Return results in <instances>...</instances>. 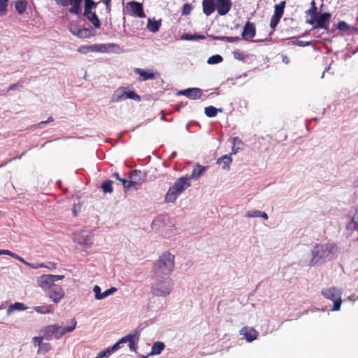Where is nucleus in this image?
Here are the masks:
<instances>
[{
  "label": "nucleus",
  "instance_id": "f257e3e1",
  "mask_svg": "<svg viewBox=\"0 0 358 358\" xmlns=\"http://www.w3.org/2000/svg\"><path fill=\"white\" fill-rule=\"evenodd\" d=\"M174 268V255L169 252L163 253L157 261L155 267V274L163 278L164 275H169Z\"/></svg>",
  "mask_w": 358,
  "mask_h": 358
},
{
  "label": "nucleus",
  "instance_id": "f03ea898",
  "mask_svg": "<svg viewBox=\"0 0 358 358\" xmlns=\"http://www.w3.org/2000/svg\"><path fill=\"white\" fill-rule=\"evenodd\" d=\"M190 185L189 176H185L178 178L169 189L165 196V201L167 203L174 202L178 196Z\"/></svg>",
  "mask_w": 358,
  "mask_h": 358
},
{
  "label": "nucleus",
  "instance_id": "7ed1b4c3",
  "mask_svg": "<svg viewBox=\"0 0 358 358\" xmlns=\"http://www.w3.org/2000/svg\"><path fill=\"white\" fill-rule=\"evenodd\" d=\"M76 324L77 322L73 319L71 320V325L64 328L57 324L47 326L43 331V337L48 340L54 336L56 338H59L65 334L73 331L76 329Z\"/></svg>",
  "mask_w": 358,
  "mask_h": 358
},
{
  "label": "nucleus",
  "instance_id": "20e7f679",
  "mask_svg": "<svg viewBox=\"0 0 358 358\" xmlns=\"http://www.w3.org/2000/svg\"><path fill=\"white\" fill-rule=\"evenodd\" d=\"M322 294L327 299L331 300L334 302V307L332 310H339L342 303L341 292L336 287H329L324 289L322 291Z\"/></svg>",
  "mask_w": 358,
  "mask_h": 358
},
{
  "label": "nucleus",
  "instance_id": "39448f33",
  "mask_svg": "<svg viewBox=\"0 0 358 358\" xmlns=\"http://www.w3.org/2000/svg\"><path fill=\"white\" fill-rule=\"evenodd\" d=\"M127 99H131L137 101H141V96L138 94L134 91H127L124 87L118 88L115 91L112 101L114 102H119Z\"/></svg>",
  "mask_w": 358,
  "mask_h": 358
},
{
  "label": "nucleus",
  "instance_id": "423d86ee",
  "mask_svg": "<svg viewBox=\"0 0 358 358\" xmlns=\"http://www.w3.org/2000/svg\"><path fill=\"white\" fill-rule=\"evenodd\" d=\"M331 15L329 13H320L317 17H311L307 22L310 24H316L314 26L315 29H327L329 27V22L331 19Z\"/></svg>",
  "mask_w": 358,
  "mask_h": 358
},
{
  "label": "nucleus",
  "instance_id": "0eeeda50",
  "mask_svg": "<svg viewBox=\"0 0 358 358\" xmlns=\"http://www.w3.org/2000/svg\"><path fill=\"white\" fill-rule=\"evenodd\" d=\"M332 245L328 244H317L312 251L313 260L316 262L320 259L327 258L331 253Z\"/></svg>",
  "mask_w": 358,
  "mask_h": 358
},
{
  "label": "nucleus",
  "instance_id": "6e6552de",
  "mask_svg": "<svg viewBox=\"0 0 358 358\" xmlns=\"http://www.w3.org/2000/svg\"><path fill=\"white\" fill-rule=\"evenodd\" d=\"M172 289V284L170 282L164 283L158 282L152 287V293L157 296H165L171 292Z\"/></svg>",
  "mask_w": 358,
  "mask_h": 358
},
{
  "label": "nucleus",
  "instance_id": "1a4fd4ad",
  "mask_svg": "<svg viewBox=\"0 0 358 358\" xmlns=\"http://www.w3.org/2000/svg\"><path fill=\"white\" fill-rule=\"evenodd\" d=\"M45 293L55 303H58L65 295L64 289L60 285L56 284L52 286L51 289H49Z\"/></svg>",
  "mask_w": 358,
  "mask_h": 358
},
{
  "label": "nucleus",
  "instance_id": "9d476101",
  "mask_svg": "<svg viewBox=\"0 0 358 358\" xmlns=\"http://www.w3.org/2000/svg\"><path fill=\"white\" fill-rule=\"evenodd\" d=\"M58 5L64 7L71 6L69 11L75 15H79L81 12L82 0H55Z\"/></svg>",
  "mask_w": 358,
  "mask_h": 358
},
{
  "label": "nucleus",
  "instance_id": "9b49d317",
  "mask_svg": "<svg viewBox=\"0 0 358 358\" xmlns=\"http://www.w3.org/2000/svg\"><path fill=\"white\" fill-rule=\"evenodd\" d=\"M69 29L73 35L80 38H89L94 36L93 31L87 28H79L76 25H70Z\"/></svg>",
  "mask_w": 358,
  "mask_h": 358
},
{
  "label": "nucleus",
  "instance_id": "f8f14e48",
  "mask_svg": "<svg viewBox=\"0 0 358 358\" xmlns=\"http://www.w3.org/2000/svg\"><path fill=\"white\" fill-rule=\"evenodd\" d=\"M138 338V336L137 334H129L123 338H122L117 343H116L113 346L110 347L111 349L110 352H114L120 348V345L121 343H129V347L131 350H135V342L136 340Z\"/></svg>",
  "mask_w": 358,
  "mask_h": 358
},
{
  "label": "nucleus",
  "instance_id": "ddd939ff",
  "mask_svg": "<svg viewBox=\"0 0 358 358\" xmlns=\"http://www.w3.org/2000/svg\"><path fill=\"white\" fill-rule=\"evenodd\" d=\"M127 8L131 15L141 18L145 17V14L143 8V5L139 2L135 1H129L127 3Z\"/></svg>",
  "mask_w": 358,
  "mask_h": 358
},
{
  "label": "nucleus",
  "instance_id": "4468645a",
  "mask_svg": "<svg viewBox=\"0 0 358 358\" xmlns=\"http://www.w3.org/2000/svg\"><path fill=\"white\" fill-rule=\"evenodd\" d=\"M132 175L138 178V181L129 179L128 189L131 187H133L134 189H138L145 180L146 173L140 170H134L132 171Z\"/></svg>",
  "mask_w": 358,
  "mask_h": 358
},
{
  "label": "nucleus",
  "instance_id": "2eb2a0df",
  "mask_svg": "<svg viewBox=\"0 0 358 358\" xmlns=\"http://www.w3.org/2000/svg\"><path fill=\"white\" fill-rule=\"evenodd\" d=\"M38 285L45 292L52 286H54L55 282L51 274H44L37 278Z\"/></svg>",
  "mask_w": 358,
  "mask_h": 358
},
{
  "label": "nucleus",
  "instance_id": "dca6fc26",
  "mask_svg": "<svg viewBox=\"0 0 358 358\" xmlns=\"http://www.w3.org/2000/svg\"><path fill=\"white\" fill-rule=\"evenodd\" d=\"M231 0H215V9L220 15H227L231 8Z\"/></svg>",
  "mask_w": 358,
  "mask_h": 358
},
{
  "label": "nucleus",
  "instance_id": "f3484780",
  "mask_svg": "<svg viewBox=\"0 0 358 358\" xmlns=\"http://www.w3.org/2000/svg\"><path fill=\"white\" fill-rule=\"evenodd\" d=\"M256 34V27L253 22H247L243 27L241 36L245 41H249L255 37Z\"/></svg>",
  "mask_w": 358,
  "mask_h": 358
},
{
  "label": "nucleus",
  "instance_id": "a211bd4d",
  "mask_svg": "<svg viewBox=\"0 0 358 358\" xmlns=\"http://www.w3.org/2000/svg\"><path fill=\"white\" fill-rule=\"evenodd\" d=\"M178 94L184 95L191 99H199L203 95V92L199 88H188L178 92Z\"/></svg>",
  "mask_w": 358,
  "mask_h": 358
},
{
  "label": "nucleus",
  "instance_id": "6ab92c4d",
  "mask_svg": "<svg viewBox=\"0 0 358 358\" xmlns=\"http://www.w3.org/2000/svg\"><path fill=\"white\" fill-rule=\"evenodd\" d=\"M240 334L243 335L248 342H252L257 339L259 334L255 328L243 327L240 330Z\"/></svg>",
  "mask_w": 358,
  "mask_h": 358
},
{
  "label": "nucleus",
  "instance_id": "aec40b11",
  "mask_svg": "<svg viewBox=\"0 0 358 358\" xmlns=\"http://www.w3.org/2000/svg\"><path fill=\"white\" fill-rule=\"evenodd\" d=\"M134 71L140 76V81H145L147 80H154L157 78L158 73H153L151 71H145L142 69L136 68Z\"/></svg>",
  "mask_w": 358,
  "mask_h": 358
},
{
  "label": "nucleus",
  "instance_id": "412c9836",
  "mask_svg": "<svg viewBox=\"0 0 358 358\" xmlns=\"http://www.w3.org/2000/svg\"><path fill=\"white\" fill-rule=\"evenodd\" d=\"M93 291L94 292L95 299L97 300H101L115 292L117 289L115 287H111L106 290L104 293H101V288L98 285H95L93 288Z\"/></svg>",
  "mask_w": 358,
  "mask_h": 358
},
{
  "label": "nucleus",
  "instance_id": "4be33fe9",
  "mask_svg": "<svg viewBox=\"0 0 358 358\" xmlns=\"http://www.w3.org/2000/svg\"><path fill=\"white\" fill-rule=\"evenodd\" d=\"M202 8L206 16L210 15L215 10V0H203Z\"/></svg>",
  "mask_w": 358,
  "mask_h": 358
},
{
  "label": "nucleus",
  "instance_id": "5701e85b",
  "mask_svg": "<svg viewBox=\"0 0 358 358\" xmlns=\"http://www.w3.org/2000/svg\"><path fill=\"white\" fill-rule=\"evenodd\" d=\"M232 161L231 155H224L218 158L216 163L221 165L223 170L229 171Z\"/></svg>",
  "mask_w": 358,
  "mask_h": 358
},
{
  "label": "nucleus",
  "instance_id": "b1692460",
  "mask_svg": "<svg viewBox=\"0 0 358 358\" xmlns=\"http://www.w3.org/2000/svg\"><path fill=\"white\" fill-rule=\"evenodd\" d=\"M83 15L86 17V18L89 20L90 22L92 24L94 28L99 29L101 27V22L95 12L91 10L86 13H83Z\"/></svg>",
  "mask_w": 358,
  "mask_h": 358
},
{
  "label": "nucleus",
  "instance_id": "393cba45",
  "mask_svg": "<svg viewBox=\"0 0 358 358\" xmlns=\"http://www.w3.org/2000/svg\"><path fill=\"white\" fill-rule=\"evenodd\" d=\"M208 166H203L199 164H196L193 169L191 176L189 177L190 179H198L203 173L208 169Z\"/></svg>",
  "mask_w": 358,
  "mask_h": 358
},
{
  "label": "nucleus",
  "instance_id": "a878e982",
  "mask_svg": "<svg viewBox=\"0 0 358 358\" xmlns=\"http://www.w3.org/2000/svg\"><path fill=\"white\" fill-rule=\"evenodd\" d=\"M119 48L118 45L115 43H108V44H94V52H109L110 51V48Z\"/></svg>",
  "mask_w": 358,
  "mask_h": 358
},
{
  "label": "nucleus",
  "instance_id": "bb28decb",
  "mask_svg": "<svg viewBox=\"0 0 358 358\" xmlns=\"http://www.w3.org/2000/svg\"><path fill=\"white\" fill-rule=\"evenodd\" d=\"M161 24V20H152L151 19H148L147 28L150 31L156 33L159 31Z\"/></svg>",
  "mask_w": 358,
  "mask_h": 358
},
{
  "label": "nucleus",
  "instance_id": "cd10ccee",
  "mask_svg": "<svg viewBox=\"0 0 358 358\" xmlns=\"http://www.w3.org/2000/svg\"><path fill=\"white\" fill-rule=\"evenodd\" d=\"M27 309V307L24 303L20 302H15L13 304H11L8 306L7 309V315L11 314L15 310H24Z\"/></svg>",
  "mask_w": 358,
  "mask_h": 358
},
{
  "label": "nucleus",
  "instance_id": "c85d7f7f",
  "mask_svg": "<svg viewBox=\"0 0 358 358\" xmlns=\"http://www.w3.org/2000/svg\"><path fill=\"white\" fill-rule=\"evenodd\" d=\"M205 115L208 117H215L217 114V112H222V108H217L214 106H210L205 108L204 110Z\"/></svg>",
  "mask_w": 358,
  "mask_h": 358
},
{
  "label": "nucleus",
  "instance_id": "c756f323",
  "mask_svg": "<svg viewBox=\"0 0 358 358\" xmlns=\"http://www.w3.org/2000/svg\"><path fill=\"white\" fill-rule=\"evenodd\" d=\"M27 7V2L26 0H18L15 3V8L17 12L22 14L26 11Z\"/></svg>",
  "mask_w": 358,
  "mask_h": 358
},
{
  "label": "nucleus",
  "instance_id": "7c9ffc66",
  "mask_svg": "<svg viewBox=\"0 0 358 358\" xmlns=\"http://www.w3.org/2000/svg\"><path fill=\"white\" fill-rule=\"evenodd\" d=\"M35 266L36 267L34 269L46 268L50 271H52L57 268V264L55 262H48L47 263L35 264Z\"/></svg>",
  "mask_w": 358,
  "mask_h": 358
},
{
  "label": "nucleus",
  "instance_id": "2f4dec72",
  "mask_svg": "<svg viewBox=\"0 0 358 358\" xmlns=\"http://www.w3.org/2000/svg\"><path fill=\"white\" fill-rule=\"evenodd\" d=\"M164 348V344L162 342H155L152 347L150 355H159Z\"/></svg>",
  "mask_w": 358,
  "mask_h": 358
},
{
  "label": "nucleus",
  "instance_id": "473e14b6",
  "mask_svg": "<svg viewBox=\"0 0 358 358\" xmlns=\"http://www.w3.org/2000/svg\"><path fill=\"white\" fill-rule=\"evenodd\" d=\"M285 1H282L280 3L275 4L274 6L273 14L282 17L284 14V9L285 8Z\"/></svg>",
  "mask_w": 358,
  "mask_h": 358
},
{
  "label": "nucleus",
  "instance_id": "72a5a7b5",
  "mask_svg": "<svg viewBox=\"0 0 358 358\" xmlns=\"http://www.w3.org/2000/svg\"><path fill=\"white\" fill-rule=\"evenodd\" d=\"M215 40H219L222 41H225L227 43H236L241 40L238 36L236 37H230V36H213Z\"/></svg>",
  "mask_w": 358,
  "mask_h": 358
},
{
  "label": "nucleus",
  "instance_id": "f704fd0d",
  "mask_svg": "<svg viewBox=\"0 0 358 358\" xmlns=\"http://www.w3.org/2000/svg\"><path fill=\"white\" fill-rule=\"evenodd\" d=\"M180 38L182 40H187V41H193V40H199V39H204L205 36L203 35H192L189 34H184L180 36Z\"/></svg>",
  "mask_w": 358,
  "mask_h": 358
},
{
  "label": "nucleus",
  "instance_id": "c9c22d12",
  "mask_svg": "<svg viewBox=\"0 0 358 358\" xmlns=\"http://www.w3.org/2000/svg\"><path fill=\"white\" fill-rule=\"evenodd\" d=\"M10 257H12L13 258L20 261V262L23 263L26 266H29V268H31L34 269L36 267V266H35V264L30 263V262H28L25 261L22 257H20L17 254L13 253L12 252H11Z\"/></svg>",
  "mask_w": 358,
  "mask_h": 358
},
{
  "label": "nucleus",
  "instance_id": "e433bc0d",
  "mask_svg": "<svg viewBox=\"0 0 358 358\" xmlns=\"http://www.w3.org/2000/svg\"><path fill=\"white\" fill-rule=\"evenodd\" d=\"M222 61H223V58L221 55H214L208 59L207 62L208 64H219V63L222 62Z\"/></svg>",
  "mask_w": 358,
  "mask_h": 358
},
{
  "label": "nucleus",
  "instance_id": "4c0bfd02",
  "mask_svg": "<svg viewBox=\"0 0 358 358\" xmlns=\"http://www.w3.org/2000/svg\"><path fill=\"white\" fill-rule=\"evenodd\" d=\"M113 181L108 180L104 182L101 185V188L105 193H112L113 192V187H112Z\"/></svg>",
  "mask_w": 358,
  "mask_h": 358
},
{
  "label": "nucleus",
  "instance_id": "58836bf2",
  "mask_svg": "<svg viewBox=\"0 0 358 358\" xmlns=\"http://www.w3.org/2000/svg\"><path fill=\"white\" fill-rule=\"evenodd\" d=\"M96 4L93 0H85L84 13L92 10Z\"/></svg>",
  "mask_w": 358,
  "mask_h": 358
},
{
  "label": "nucleus",
  "instance_id": "ea45409f",
  "mask_svg": "<svg viewBox=\"0 0 358 358\" xmlns=\"http://www.w3.org/2000/svg\"><path fill=\"white\" fill-rule=\"evenodd\" d=\"M8 0H0V15L3 16L7 13Z\"/></svg>",
  "mask_w": 358,
  "mask_h": 358
},
{
  "label": "nucleus",
  "instance_id": "a19ab883",
  "mask_svg": "<svg viewBox=\"0 0 358 358\" xmlns=\"http://www.w3.org/2000/svg\"><path fill=\"white\" fill-rule=\"evenodd\" d=\"M281 18L282 17L280 15H277L275 14L272 15L270 21V27L273 30L275 29Z\"/></svg>",
  "mask_w": 358,
  "mask_h": 358
},
{
  "label": "nucleus",
  "instance_id": "79ce46f5",
  "mask_svg": "<svg viewBox=\"0 0 358 358\" xmlns=\"http://www.w3.org/2000/svg\"><path fill=\"white\" fill-rule=\"evenodd\" d=\"M34 310L38 313L46 314L52 312V307L51 306H36Z\"/></svg>",
  "mask_w": 358,
  "mask_h": 358
},
{
  "label": "nucleus",
  "instance_id": "37998d69",
  "mask_svg": "<svg viewBox=\"0 0 358 358\" xmlns=\"http://www.w3.org/2000/svg\"><path fill=\"white\" fill-rule=\"evenodd\" d=\"M337 29L342 31H348L351 29V27L345 21H340L337 24Z\"/></svg>",
  "mask_w": 358,
  "mask_h": 358
},
{
  "label": "nucleus",
  "instance_id": "c03bdc74",
  "mask_svg": "<svg viewBox=\"0 0 358 358\" xmlns=\"http://www.w3.org/2000/svg\"><path fill=\"white\" fill-rule=\"evenodd\" d=\"M94 45H83L80 46L78 51L83 54H86L88 52H94Z\"/></svg>",
  "mask_w": 358,
  "mask_h": 358
},
{
  "label": "nucleus",
  "instance_id": "a18cd8bd",
  "mask_svg": "<svg viewBox=\"0 0 358 358\" xmlns=\"http://www.w3.org/2000/svg\"><path fill=\"white\" fill-rule=\"evenodd\" d=\"M192 10V6L189 3H185L182 8V14L183 15H189Z\"/></svg>",
  "mask_w": 358,
  "mask_h": 358
},
{
  "label": "nucleus",
  "instance_id": "49530a36",
  "mask_svg": "<svg viewBox=\"0 0 358 358\" xmlns=\"http://www.w3.org/2000/svg\"><path fill=\"white\" fill-rule=\"evenodd\" d=\"M51 349V346L50 343H43L41 344V347L38 348V352H43L45 353L48 352Z\"/></svg>",
  "mask_w": 358,
  "mask_h": 358
},
{
  "label": "nucleus",
  "instance_id": "de8ad7c7",
  "mask_svg": "<svg viewBox=\"0 0 358 358\" xmlns=\"http://www.w3.org/2000/svg\"><path fill=\"white\" fill-rule=\"evenodd\" d=\"M233 54H234V58L236 59H238V60H240V61H244L245 59V55L243 52H240L238 50L234 51L233 52Z\"/></svg>",
  "mask_w": 358,
  "mask_h": 358
},
{
  "label": "nucleus",
  "instance_id": "09e8293b",
  "mask_svg": "<svg viewBox=\"0 0 358 358\" xmlns=\"http://www.w3.org/2000/svg\"><path fill=\"white\" fill-rule=\"evenodd\" d=\"M307 14L311 15V17H317L320 13H317V8L316 6H314V8H310L308 11Z\"/></svg>",
  "mask_w": 358,
  "mask_h": 358
},
{
  "label": "nucleus",
  "instance_id": "8fccbe9b",
  "mask_svg": "<svg viewBox=\"0 0 358 358\" xmlns=\"http://www.w3.org/2000/svg\"><path fill=\"white\" fill-rule=\"evenodd\" d=\"M110 350L111 349L108 348L106 350L100 352L98 355L100 357V358L107 357L110 355L111 353H113V352H110Z\"/></svg>",
  "mask_w": 358,
  "mask_h": 358
},
{
  "label": "nucleus",
  "instance_id": "3c124183",
  "mask_svg": "<svg viewBox=\"0 0 358 358\" xmlns=\"http://www.w3.org/2000/svg\"><path fill=\"white\" fill-rule=\"evenodd\" d=\"M43 338H44L43 336L34 337L33 338V343L34 344V345L38 346L40 348L42 344Z\"/></svg>",
  "mask_w": 358,
  "mask_h": 358
},
{
  "label": "nucleus",
  "instance_id": "603ef678",
  "mask_svg": "<svg viewBox=\"0 0 358 358\" xmlns=\"http://www.w3.org/2000/svg\"><path fill=\"white\" fill-rule=\"evenodd\" d=\"M53 121H54L53 118L52 117H50L48 118V120L46 121H42V122L38 123L36 125V128L42 129L43 127V125L46 124L47 123L52 122Z\"/></svg>",
  "mask_w": 358,
  "mask_h": 358
},
{
  "label": "nucleus",
  "instance_id": "864d4df0",
  "mask_svg": "<svg viewBox=\"0 0 358 358\" xmlns=\"http://www.w3.org/2000/svg\"><path fill=\"white\" fill-rule=\"evenodd\" d=\"M259 214H260L259 210H250L246 213V217H259Z\"/></svg>",
  "mask_w": 358,
  "mask_h": 358
},
{
  "label": "nucleus",
  "instance_id": "5fc2aeb1",
  "mask_svg": "<svg viewBox=\"0 0 358 358\" xmlns=\"http://www.w3.org/2000/svg\"><path fill=\"white\" fill-rule=\"evenodd\" d=\"M295 44L299 46L305 47V46L310 45L311 44V42L310 41L305 42V41H297L295 43Z\"/></svg>",
  "mask_w": 358,
  "mask_h": 358
},
{
  "label": "nucleus",
  "instance_id": "6e6d98bb",
  "mask_svg": "<svg viewBox=\"0 0 358 358\" xmlns=\"http://www.w3.org/2000/svg\"><path fill=\"white\" fill-rule=\"evenodd\" d=\"M119 181H120L122 182L125 190L128 189L129 180L121 178L120 180H119Z\"/></svg>",
  "mask_w": 358,
  "mask_h": 358
},
{
  "label": "nucleus",
  "instance_id": "4d7b16f0",
  "mask_svg": "<svg viewBox=\"0 0 358 358\" xmlns=\"http://www.w3.org/2000/svg\"><path fill=\"white\" fill-rule=\"evenodd\" d=\"M52 278L54 280V282L62 280L64 278V275H52Z\"/></svg>",
  "mask_w": 358,
  "mask_h": 358
},
{
  "label": "nucleus",
  "instance_id": "13d9d810",
  "mask_svg": "<svg viewBox=\"0 0 358 358\" xmlns=\"http://www.w3.org/2000/svg\"><path fill=\"white\" fill-rule=\"evenodd\" d=\"M0 255H6L8 256L11 255V251L8 250H0Z\"/></svg>",
  "mask_w": 358,
  "mask_h": 358
},
{
  "label": "nucleus",
  "instance_id": "bf43d9fd",
  "mask_svg": "<svg viewBox=\"0 0 358 358\" xmlns=\"http://www.w3.org/2000/svg\"><path fill=\"white\" fill-rule=\"evenodd\" d=\"M242 141L238 137H234L233 138V144L235 145L236 143L240 144Z\"/></svg>",
  "mask_w": 358,
  "mask_h": 358
},
{
  "label": "nucleus",
  "instance_id": "052dcab7",
  "mask_svg": "<svg viewBox=\"0 0 358 358\" xmlns=\"http://www.w3.org/2000/svg\"><path fill=\"white\" fill-rule=\"evenodd\" d=\"M282 62H283V63H285V64H289V57H288L287 56H286V55H283V56H282Z\"/></svg>",
  "mask_w": 358,
  "mask_h": 358
},
{
  "label": "nucleus",
  "instance_id": "680f3d73",
  "mask_svg": "<svg viewBox=\"0 0 358 358\" xmlns=\"http://www.w3.org/2000/svg\"><path fill=\"white\" fill-rule=\"evenodd\" d=\"M238 148H236L235 145H234L232 149H231V152L229 154V155H235L238 152Z\"/></svg>",
  "mask_w": 358,
  "mask_h": 358
},
{
  "label": "nucleus",
  "instance_id": "e2e57ef3",
  "mask_svg": "<svg viewBox=\"0 0 358 358\" xmlns=\"http://www.w3.org/2000/svg\"><path fill=\"white\" fill-rule=\"evenodd\" d=\"M259 217H262L264 220H267L268 219V215L264 212H261L260 211V214H259Z\"/></svg>",
  "mask_w": 358,
  "mask_h": 358
},
{
  "label": "nucleus",
  "instance_id": "0e129e2a",
  "mask_svg": "<svg viewBox=\"0 0 358 358\" xmlns=\"http://www.w3.org/2000/svg\"><path fill=\"white\" fill-rule=\"evenodd\" d=\"M129 179L138 181V178L137 177H134V176L132 175V171L130 173Z\"/></svg>",
  "mask_w": 358,
  "mask_h": 358
},
{
  "label": "nucleus",
  "instance_id": "69168bd1",
  "mask_svg": "<svg viewBox=\"0 0 358 358\" xmlns=\"http://www.w3.org/2000/svg\"><path fill=\"white\" fill-rule=\"evenodd\" d=\"M17 85H18V84H12V85H10L9 86L8 90H14V89H15V87Z\"/></svg>",
  "mask_w": 358,
  "mask_h": 358
},
{
  "label": "nucleus",
  "instance_id": "338daca9",
  "mask_svg": "<svg viewBox=\"0 0 358 358\" xmlns=\"http://www.w3.org/2000/svg\"><path fill=\"white\" fill-rule=\"evenodd\" d=\"M106 5V9L107 10V13H109L110 12V6L109 4H105Z\"/></svg>",
  "mask_w": 358,
  "mask_h": 358
},
{
  "label": "nucleus",
  "instance_id": "774afa93",
  "mask_svg": "<svg viewBox=\"0 0 358 358\" xmlns=\"http://www.w3.org/2000/svg\"><path fill=\"white\" fill-rule=\"evenodd\" d=\"M113 177H115L117 180H120L121 178L117 173H115L113 174Z\"/></svg>",
  "mask_w": 358,
  "mask_h": 358
}]
</instances>
